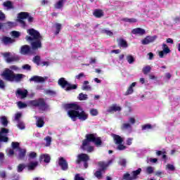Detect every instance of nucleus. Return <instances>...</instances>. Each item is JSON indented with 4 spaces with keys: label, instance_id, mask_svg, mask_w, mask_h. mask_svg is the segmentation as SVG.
I'll return each mask as SVG.
<instances>
[{
    "label": "nucleus",
    "instance_id": "nucleus-1",
    "mask_svg": "<svg viewBox=\"0 0 180 180\" xmlns=\"http://www.w3.org/2000/svg\"><path fill=\"white\" fill-rule=\"evenodd\" d=\"M27 33L30 34V37H26V40L31 43L32 49H31L30 46L27 45H24L21 47V54H33L32 50L41 49V40H43V37L40 35V32L34 29H30L27 30Z\"/></svg>",
    "mask_w": 180,
    "mask_h": 180
},
{
    "label": "nucleus",
    "instance_id": "nucleus-2",
    "mask_svg": "<svg viewBox=\"0 0 180 180\" xmlns=\"http://www.w3.org/2000/svg\"><path fill=\"white\" fill-rule=\"evenodd\" d=\"M65 108L70 109L68 111V115L73 122H77V119H79L81 122H85L88 119V114L78 104H66Z\"/></svg>",
    "mask_w": 180,
    "mask_h": 180
},
{
    "label": "nucleus",
    "instance_id": "nucleus-3",
    "mask_svg": "<svg viewBox=\"0 0 180 180\" xmlns=\"http://www.w3.org/2000/svg\"><path fill=\"white\" fill-rule=\"evenodd\" d=\"M12 70L13 71H18L19 68L16 65L10 66V69L6 68L1 73V77H3L4 79L9 82H20V81H22V79L25 77L24 75L15 74Z\"/></svg>",
    "mask_w": 180,
    "mask_h": 180
},
{
    "label": "nucleus",
    "instance_id": "nucleus-4",
    "mask_svg": "<svg viewBox=\"0 0 180 180\" xmlns=\"http://www.w3.org/2000/svg\"><path fill=\"white\" fill-rule=\"evenodd\" d=\"M90 143H94L96 146H101L102 141L96 134H86V139L82 143V150H85L87 153H92L94 147L89 146Z\"/></svg>",
    "mask_w": 180,
    "mask_h": 180
},
{
    "label": "nucleus",
    "instance_id": "nucleus-5",
    "mask_svg": "<svg viewBox=\"0 0 180 180\" xmlns=\"http://www.w3.org/2000/svg\"><path fill=\"white\" fill-rule=\"evenodd\" d=\"M18 22H19L20 25L24 29H25V27H27V25H26V22H25L24 19H27L30 23H32V22H33V17L30 16V15L27 12L20 13L18 14Z\"/></svg>",
    "mask_w": 180,
    "mask_h": 180
},
{
    "label": "nucleus",
    "instance_id": "nucleus-6",
    "mask_svg": "<svg viewBox=\"0 0 180 180\" xmlns=\"http://www.w3.org/2000/svg\"><path fill=\"white\" fill-rule=\"evenodd\" d=\"M112 162H113L112 159L109 160L107 163H105L103 162H100L98 163V165L101 169L95 172L94 174L95 176L98 178V179H102V172H105V170L106 169V168H108V167L110 166V164H112Z\"/></svg>",
    "mask_w": 180,
    "mask_h": 180
},
{
    "label": "nucleus",
    "instance_id": "nucleus-7",
    "mask_svg": "<svg viewBox=\"0 0 180 180\" xmlns=\"http://www.w3.org/2000/svg\"><path fill=\"white\" fill-rule=\"evenodd\" d=\"M29 104L32 106H35L36 108H39L40 110H46L49 108V105H46V102H44V99L39 98L38 100L30 101Z\"/></svg>",
    "mask_w": 180,
    "mask_h": 180
},
{
    "label": "nucleus",
    "instance_id": "nucleus-8",
    "mask_svg": "<svg viewBox=\"0 0 180 180\" xmlns=\"http://www.w3.org/2000/svg\"><path fill=\"white\" fill-rule=\"evenodd\" d=\"M58 84L62 86L63 88H65V91H71V89H77V85L76 84H71L65 80V78L61 77L58 80Z\"/></svg>",
    "mask_w": 180,
    "mask_h": 180
},
{
    "label": "nucleus",
    "instance_id": "nucleus-9",
    "mask_svg": "<svg viewBox=\"0 0 180 180\" xmlns=\"http://www.w3.org/2000/svg\"><path fill=\"white\" fill-rule=\"evenodd\" d=\"M6 63H12V61H18L19 60V56L16 55H12L11 52H6L3 53Z\"/></svg>",
    "mask_w": 180,
    "mask_h": 180
},
{
    "label": "nucleus",
    "instance_id": "nucleus-10",
    "mask_svg": "<svg viewBox=\"0 0 180 180\" xmlns=\"http://www.w3.org/2000/svg\"><path fill=\"white\" fill-rule=\"evenodd\" d=\"M8 133H9V129L6 128H1L0 131V141H4L7 143L9 138H8Z\"/></svg>",
    "mask_w": 180,
    "mask_h": 180
},
{
    "label": "nucleus",
    "instance_id": "nucleus-11",
    "mask_svg": "<svg viewBox=\"0 0 180 180\" xmlns=\"http://www.w3.org/2000/svg\"><path fill=\"white\" fill-rule=\"evenodd\" d=\"M162 51H159V57L160 58H163L164 55L167 56V54H169V53H171V50L169 49L168 46H167L166 44H163L162 45Z\"/></svg>",
    "mask_w": 180,
    "mask_h": 180
},
{
    "label": "nucleus",
    "instance_id": "nucleus-12",
    "mask_svg": "<svg viewBox=\"0 0 180 180\" xmlns=\"http://www.w3.org/2000/svg\"><path fill=\"white\" fill-rule=\"evenodd\" d=\"M89 161V156L85 153H82L77 155V160L76 161L77 164H79V162H86Z\"/></svg>",
    "mask_w": 180,
    "mask_h": 180
},
{
    "label": "nucleus",
    "instance_id": "nucleus-13",
    "mask_svg": "<svg viewBox=\"0 0 180 180\" xmlns=\"http://www.w3.org/2000/svg\"><path fill=\"white\" fill-rule=\"evenodd\" d=\"M47 79V77L40 76H33L30 79V82H37V84L43 83Z\"/></svg>",
    "mask_w": 180,
    "mask_h": 180
},
{
    "label": "nucleus",
    "instance_id": "nucleus-14",
    "mask_svg": "<svg viewBox=\"0 0 180 180\" xmlns=\"http://www.w3.org/2000/svg\"><path fill=\"white\" fill-rule=\"evenodd\" d=\"M157 39V36H147L145 39H143L141 41L142 44H150V43H153V41H155V40Z\"/></svg>",
    "mask_w": 180,
    "mask_h": 180
},
{
    "label": "nucleus",
    "instance_id": "nucleus-15",
    "mask_svg": "<svg viewBox=\"0 0 180 180\" xmlns=\"http://www.w3.org/2000/svg\"><path fill=\"white\" fill-rule=\"evenodd\" d=\"M58 165L63 171H67V169H68V163L67 162V160L63 158H59Z\"/></svg>",
    "mask_w": 180,
    "mask_h": 180
},
{
    "label": "nucleus",
    "instance_id": "nucleus-16",
    "mask_svg": "<svg viewBox=\"0 0 180 180\" xmlns=\"http://www.w3.org/2000/svg\"><path fill=\"white\" fill-rule=\"evenodd\" d=\"M17 98H20V99H25L27 96V90H22L18 89L16 91Z\"/></svg>",
    "mask_w": 180,
    "mask_h": 180
},
{
    "label": "nucleus",
    "instance_id": "nucleus-17",
    "mask_svg": "<svg viewBox=\"0 0 180 180\" xmlns=\"http://www.w3.org/2000/svg\"><path fill=\"white\" fill-rule=\"evenodd\" d=\"M120 110H122V107L117 105H112L108 108L107 112L108 113H114V112H120Z\"/></svg>",
    "mask_w": 180,
    "mask_h": 180
},
{
    "label": "nucleus",
    "instance_id": "nucleus-18",
    "mask_svg": "<svg viewBox=\"0 0 180 180\" xmlns=\"http://www.w3.org/2000/svg\"><path fill=\"white\" fill-rule=\"evenodd\" d=\"M132 34H136L138 36H143V34H146V30L138 27L132 30L131 31Z\"/></svg>",
    "mask_w": 180,
    "mask_h": 180
},
{
    "label": "nucleus",
    "instance_id": "nucleus-19",
    "mask_svg": "<svg viewBox=\"0 0 180 180\" xmlns=\"http://www.w3.org/2000/svg\"><path fill=\"white\" fill-rule=\"evenodd\" d=\"M112 138L115 144H122V143L124 141L123 138H121L119 135L112 134Z\"/></svg>",
    "mask_w": 180,
    "mask_h": 180
},
{
    "label": "nucleus",
    "instance_id": "nucleus-20",
    "mask_svg": "<svg viewBox=\"0 0 180 180\" xmlns=\"http://www.w3.org/2000/svg\"><path fill=\"white\" fill-rule=\"evenodd\" d=\"M35 119L37 120V127H43L44 126V119L42 117H38L35 116Z\"/></svg>",
    "mask_w": 180,
    "mask_h": 180
},
{
    "label": "nucleus",
    "instance_id": "nucleus-21",
    "mask_svg": "<svg viewBox=\"0 0 180 180\" xmlns=\"http://www.w3.org/2000/svg\"><path fill=\"white\" fill-rule=\"evenodd\" d=\"M39 165V162H30L27 165L28 171H33Z\"/></svg>",
    "mask_w": 180,
    "mask_h": 180
},
{
    "label": "nucleus",
    "instance_id": "nucleus-22",
    "mask_svg": "<svg viewBox=\"0 0 180 180\" xmlns=\"http://www.w3.org/2000/svg\"><path fill=\"white\" fill-rule=\"evenodd\" d=\"M89 84V82L88 81H84L83 83V85L82 86V91H91L92 87L91 86L88 85Z\"/></svg>",
    "mask_w": 180,
    "mask_h": 180
},
{
    "label": "nucleus",
    "instance_id": "nucleus-23",
    "mask_svg": "<svg viewBox=\"0 0 180 180\" xmlns=\"http://www.w3.org/2000/svg\"><path fill=\"white\" fill-rule=\"evenodd\" d=\"M64 4H65V0H60L55 4L54 6L56 9H61L64 6Z\"/></svg>",
    "mask_w": 180,
    "mask_h": 180
},
{
    "label": "nucleus",
    "instance_id": "nucleus-24",
    "mask_svg": "<svg viewBox=\"0 0 180 180\" xmlns=\"http://www.w3.org/2000/svg\"><path fill=\"white\" fill-rule=\"evenodd\" d=\"M4 8H6L7 11L9 9H13V4L11 3V1H7L3 4Z\"/></svg>",
    "mask_w": 180,
    "mask_h": 180
},
{
    "label": "nucleus",
    "instance_id": "nucleus-25",
    "mask_svg": "<svg viewBox=\"0 0 180 180\" xmlns=\"http://www.w3.org/2000/svg\"><path fill=\"white\" fill-rule=\"evenodd\" d=\"M96 18H102L103 16V11L101 9H96L93 13Z\"/></svg>",
    "mask_w": 180,
    "mask_h": 180
},
{
    "label": "nucleus",
    "instance_id": "nucleus-26",
    "mask_svg": "<svg viewBox=\"0 0 180 180\" xmlns=\"http://www.w3.org/2000/svg\"><path fill=\"white\" fill-rule=\"evenodd\" d=\"M117 41L118 46H120V47H123L124 49H126V47H127V42L126 41V40L123 39H120L117 40Z\"/></svg>",
    "mask_w": 180,
    "mask_h": 180
},
{
    "label": "nucleus",
    "instance_id": "nucleus-27",
    "mask_svg": "<svg viewBox=\"0 0 180 180\" xmlns=\"http://www.w3.org/2000/svg\"><path fill=\"white\" fill-rule=\"evenodd\" d=\"M18 151H19L18 159L23 160V158H25V155H26V150L18 149Z\"/></svg>",
    "mask_w": 180,
    "mask_h": 180
},
{
    "label": "nucleus",
    "instance_id": "nucleus-28",
    "mask_svg": "<svg viewBox=\"0 0 180 180\" xmlns=\"http://www.w3.org/2000/svg\"><path fill=\"white\" fill-rule=\"evenodd\" d=\"M136 82H133L130 86L128 88L127 92H126V95H131V94L134 92L133 88H134V86H136Z\"/></svg>",
    "mask_w": 180,
    "mask_h": 180
},
{
    "label": "nucleus",
    "instance_id": "nucleus-29",
    "mask_svg": "<svg viewBox=\"0 0 180 180\" xmlns=\"http://www.w3.org/2000/svg\"><path fill=\"white\" fill-rule=\"evenodd\" d=\"M131 130V124L129 122H126L122 124L121 130Z\"/></svg>",
    "mask_w": 180,
    "mask_h": 180
},
{
    "label": "nucleus",
    "instance_id": "nucleus-30",
    "mask_svg": "<svg viewBox=\"0 0 180 180\" xmlns=\"http://www.w3.org/2000/svg\"><path fill=\"white\" fill-rule=\"evenodd\" d=\"M44 161V162H50V156L49 155H41L40 157V160L41 161Z\"/></svg>",
    "mask_w": 180,
    "mask_h": 180
},
{
    "label": "nucleus",
    "instance_id": "nucleus-31",
    "mask_svg": "<svg viewBox=\"0 0 180 180\" xmlns=\"http://www.w3.org/2000/svg\"><path fill=\"white\" fill-rule=\"evenodd\" d=\"M141 172V168H139L137 170L132 172V179H137V175H140Z\"/></svg>",
    "mask_w": 180,
    "mask_h": 180
},
{
    "label": "nucleus",
    "instance_id": "nucleus-32",
    "mask_svg": "<svg viewBox=\"0 0 180 180\" xmlns=\"http://www.w3.org/2000/svg\"><path fill=\"white\" fill-rule=\"evenodd\" d=\"M61 27H63V25L60 23L55 24V29H56L55 34H58V33L61 32Z\"/></svg>",
    "mask_w": 180,
    "mask_h": 180
},
{
    "label": "nucleus",
    "instance_id": "nucleus-33",
    "mask_svg": "<svg viewBox=\"0 0 180 180\" xmlns=\"http://www.w3.org/2000/svg\"><path fill=\"white\" fill-rule=\"evenodd\" d=\"M101 33L103 34H107V36H110V37H112V36H113V32L107 29H103L101 30Z\"/></svg>",
    "mask_w": 180,
    "mask_h": 180
},
{
    "label": "nucleus",
    "instance_id": "nucleus-34",
    "mask_svg": "<svg viewBox=\"0 0 180 180\" xmlns=\"http://www.w3.org/2000/svg\"><path fill=\"white\" fill-rule=\"evenodd\" d=\"M13 26H15V25L12 22H8L4 23V30L5 29L6 30L11 29V27H13Z\"/></svg>",
    "mask_w": 180,
    "mask_h": 180
},
{
    "label": "nucleus",
    "instance_id": "nucleus-35",
    "mask_svg": "<svg viewBox=\"0 0 180 180\" xmlns=\"http://www.w3.org/2000/svg\"><path fill=\"white\" fill-rule=\"evenodd\" d=\"M142 71L143 74L146 75V74H148V72H150V71H151V67L150 65H146L143 68Z\"/></svg>",
    "mask_w": 180,
    "mask_h": 180
},
{
    "label": "nucleus",
    "instance_id": "nucleus-36",
    "mask_svg": "<svg viewBox=\"0 0 180 180\" xmlns=\"http://www.w3.org/2000/svg\"><path fill=\"white\" fill-rule=\"evenodd\" d=\"M122 20L124 22H128V23H136L137 22V20L136 18H122Z\"/></svg>",
    "mask_w": 180,
    "mask_h": 180
},
{
    "label": "nucleus",
    "instance_id": "nucleus-37",
    "mask_svg": "<svg viewBox=\"0 0 180 180\" xmlns=\"http://www.w3.org/2000/svg\"><path fill=\"white\" fill-rule=\"evenodd\" d=\"M44 140L46 141V146L49 147V146H51V136H46L44 138Z\"/></svg>",
    "mask_w": 180,
    "mask_h": 180
},
{
    "label": "nucleus",
    "instance_id": "nucleus-38",
    "mask_svg": "<svg viewBox=\"0 0 180 180\" xmlns=\"http://www.w3.org/2000/svg\"><path fill=\"white\" fill-rule=\"evenodd\" d=\"M3 41L5 44H9V43H13V40L10 37H5L3 38Z\"/></svg>",
    "mask_w": 180,
    "mask_h": 180
},
{
    "label": "nucleus",
    "instance_id": "nucleus-39",
    "mask_svg": "<svg viewBox=\"0 0 180 180\" xmlns=\"http://www.w3.org/2000/svg\"><path fill=\"white\" fill-rule=\"evenodd\" d=\"M88 99V95L84 94L82 93L79 94V101H86Z\"/></svg>",
    "mask_w": 180,
    "mask_h": 180
},
{
    "label": "nucleus",
    "instance_id": "nucleus-40",
    "mask_svg": "<svg viewBox=\"0 0 180 180\" xmlns=\"http://www.w3.org/2000/svg\"><path fill=\"white\" fill-rule=\"evenodd\" d=\"M82 78H86V75H85L84 72H81L79 75L75 76V79H82Z\"/></svg>",
    "mask_w": 180,
    "mask_h": 180
},
{
    "label": "nucleus",
    "instance_id": "nucleus-41",
    "mask_svg": "<svg viewBox=\"0 0 180 180\" xmlns=\"http://www.w3.org/2000/svg\"><path fill=\"white\" fill-rule=\"evenodd\" d=\"M1 122L3 126L6 127L8 126V119H6V117H1Z\"/></svg>",
    "mask_w": 180,
    "mask_h": 180
},
{
    "label": "nucleus",
    "instance_id": "nucleus-42",
    "mask_svg": "<svg viewBox=\"0 0 180 180\" xmlns=\"http://www.w3.org/2000/svg\"><path fill=\"white\" fill-rule=\"evenodd\" d=\"M127 60L129 63V64H133V63H134V58L131 55H129L127 56Z\"/></svg>",
    "mask_w": 180,
    "mask_h": 180
},
{
    "label": "nucleus",
    "instance_id": "nucleus-43",
    "mask_svg": "<svg viewBox=\"0 0 180 180\" xmlns=\"http://www.w3.org/2000/svg\"><path fill=\"white\" fill-rule=\"evenodd\" d=\"M25 168H26V165L25 164H20L18 166V172H22Z\"/></svg>",
    "mask_w": 180,
    "mask_h": 180
},
{
    "label": "nucleus",
    "instance_id": "nucleus-44",
    "mask_svg": "<svg viewBox=\"0 0 180 180\" xmlns=\"http://www.w3.org/2000/svg\"><path fill=\"white\" fill-rule=\"evenodd\" d=\"M18 106L19 109H23V108H27V105L26 103H22V102H21V101H19V102L18 103Z\"/></svg>",
    "mask_w": 180,
    "mask_h": 180
},
{
    "label": "nucleus",
    "instance_id": "nucleus-45",
    "mask_svg": "<svg viewBox=\"0 0 180 180\" xmlns=\"http://www.w3.org/2000/svg\"><path fill=\"white\" fill-rule=\"evenodd\" d=\"M17 126L18 129H20V130H23L25 129V123H23L22 121H18Z\"/></svg>",
    "mask_w": 180,
    "mask_h": 180
},
{
    "label": "nucleus",
    "instance_id": "nucleus-46",
    "mask_svg": "<svg viewBox=\"0 0 180 180\" xmlns=\"http://www.w3.org/2000/svg\"><path fill=\"white\" fill-rule=\"evenodd\" d=\"M166 169H169V171H175V166H174V165L167 164L166 165Z\"/></svg>",
    "mask_w": 180,
    "mask_h": 180
},
{
    "label": "nucleus",
    "instance_id": "nucleus-47",
    "mask_svg": "<svg viewBox=\"0 0 180 180\" xmlns=\"http://www.w3.org/2000/svg\"><path fill=\"white\" fill-rule=\"evenodd\" d=\"M90 115H91V116H98V110H96L95 108L91 109Z\"/></svg>",
    "mask_w": 180,
    "mask_h": 180
},
{
    "label": "nucleus",
    "instance_id": "nucleus-48",
    "mask_svg": "<svg viewBox=\"0 0 180 180\" xmlns=\"http://www.w3.org/2000/svg\"><path fill=\"white\" fill-rule=\"evenodd\" d=\"M123 179L124 180H133V177L130 176V174L127 173L124 174Z\"/></svg>",
    "mask_w": 180,
    "mask_h": 180
},
{
    "label": "nucleus",
    "instance_id": "nucleus-49",
    "mask_svg": "<svg viewBox=\"0 0 180 180\" xmlns=\"http://www.w3.org/2000/svg\"><path fill=\"white\" fill-rule=\"evenodd\" d=\"M128 120H129V124H131H131H136V118H134L133 117H129Z\"/></svg>",
    "mask_w": 180,
    "mask_h": 180
},
{
    "label": "nucleus",
    "instance_id": "nucleus-50",
    "mask_svg": "<svg viewBox=\"0 0 180 180\" xmlns=\"http://www.w3.org/2000/svg\"><path fill=\"white\" fill-rule=\"evenodd\" d=\"M34 63H35L37 65H40V56H35L34 58Z\"/></svg>",
    "mask_w": 180,
    "mask_h": 180
},
{
    "label": "nucleus",
    "instance_id": "nucleus-51",
    "mask_svg": "<svg viewBox=\"0 0 180 180\" xmlns=\"http://www.w3.org/2000/svg\"><path fill=\"white\" fill-rule=\"evenodd\" d=\"M22 117V113L20 112H18L17 114H15V119L14 120H15L16 122H20V120H19V119Z\"/></svg>",
    "mask_w": 180,
    "mask_h": 180
},
{
    "label": "nucleus",
    "instance_id": "nucleus-52",
    "mask_svg": "<svg viewBox=\"0 0 180 180\" xmlns=\"http://www.w3.org/2000/svg\"><path fill=\"white\" fill-rule=\"evenodd\" d=\"M126 162H127L126 159L121 158L120 159L119 165H122L123 167H125Z\"/></svg>",
    "mask_w": 180,
    "mask_h": 180
},
{
    "label": "nucleus",
    "instance_id": "nucleus-53",
    "mask_svg": "<svg viewBox=\"0 0 180 180\" xmlns=\"http://www.w3.org/2000/svg\"><path fill=\"white\" fill-rule=\"evenodd\" d=\"M11 146L13 147V149L17 148L18 150H19V143L18 142H12Z\"/></svg>",
    "mask_w": 180,
    "mask_h": 180
},
{
    "label": "nucleus",
    "instance_id": "nucleus-54",
    "mask_svg": "<svg viewBox=\"0 0 180 180\" xmlns=\"http://www.w3.org/2000/svg\"><path fill=\"white\" fill-rule=\"evenodd\" d=\"M22 70H26L27 71H30L32 70V67L30 65H24L22 67Z\"/></svg>",
    "mask_w": 180,
    "mask_h": 180
},
{
    "label": "nucleus",
    "instance_id": "nucleus-55",
    "mask_svg": "<svg viewBox=\"0 0 180 180\" xmlns=\"http://www.w3.org/2000/svg\"><path fill=\"white\" fill-rule=\"evenodd\" d=\"M11 34L12 36H13V37H19V36H20V32L17 31H13L11 32Z\"/></svg>",
    "mask_w": 180,
    "mask_h": 180
},
{
    "label": "nucleus",
    "instance_id": "nucleus-56",
    "mask_svg": "<svg viewBox=\"0 0 180 180\" xmlns=\"http://www.w3.org/2000/svg\"><path fill=\"white\" fill-rule=\"evenodd\" d=\"M146 172L148 174H153V172H154V168L153 167H148L146 168Z\"/></svg>",
    "mask_w": 180,
    "mask_h": 180
},
{
    "label": "nucleus",
    "instance_id": "nucleus-57",
    "mask_svg": "<svg viewBox=\"0 0 180 180\" xmlns=\"http://www.w3.org/2000/svg\"><path fill=\"white\" fill-rule=\"evenodd\" d=\"M29 157L30 158H36V157H37V154L34 152H30L29 154Z\"/></svg>",
    "mask_w": 180,
    "mask_h": 180
},
{
    "label": "nucleus",
    "instance_id": "nucleus-58",
    "mask_svg": "<svg viewBox=\"0 0 180 180\" xmlns=\"http://www.w3.org/2000/svg\"><path fill=\"white\" fill-rule=\"evenodd\" d=\"M117 150H126V146H124V145L122 144V143L118 144Z\"/></svg>",
    "mask_w": 180,
    "mask_h": 180
},
{
    "label": "nucleus",
    "instance_id": "nucleus-59",
    "mask_svg": "<svg viewBox=\"0 0 180 180\" xmlns=\"http://www.w3.org/2000/svg\"><path fill=\"white\" fill-rule=\"evenodd\" d=\"M7 153H8V155L9 157H12V155H13V154H15V152L13 151V149L7 150Z\"/></svg>",
    "mask_w": 180,
    "mask_h": 180
},
{
    "label": "nucleus",
    "instance_id": "nucleus-60",
    "mask_svg": "<svg viewBox=\"0 0 180 180\" xmlns=\"http://www.w3.org/2000/svg\"><path fill=\"white\" fill-rule=\"evenodd\" d=\"M0 89H5V82L2 79H0Z\"/></svg>",
    "mask_w": 180,
    "mask_h": 180
},
{
    "label": "nucleus",
    "instance_id": "nucleus-61",
    "mask_svg": "<svg viewBox=\"0 0 180 180\" xmlns=\"http://www.w3.org/2000/svg\"><path fill=\"white\" fill-rule=\"evenodd\" d=\"M75 180H85V179H83V177H82L79 174H77L75 176Z\"/></svg>",
    "mask_w": 180,
    "mask_h": 180
},
{
    "label": "nucleus",
    "instance_id": "nucleus-62",
    "mask_svg": "<svg viewBox=\"0 0 180 180\" xmlns=\"http://www.w3.org/2000/svg\"><path fill=\"white\" fill-rule=\"evenodd\" d=\"M151 124H145L142 127V130H147L148 129H151Z\"/></svg>",
    "mask_w": 180,
    "mask_h": 180
},
{
    "label": "nucleus",
    "instance_id": "nucleus-63",
    "mask_svg": "<svg viewBox=\"0 0 180 180\" xmlns=\"http://www.w3.org/2000/svg\"><path fill=\"white\" fill-rule=\"evenodd\" d=\"M133 143V139L129 138L127 139V146H131V143Z\"/></svg>",
    "mask_w": 180,
    "mask_h": 180
},
{
    "label": "nucleus",
    "instance_id": "nucleus-64",
    "mask_svg": "<svg viewBox=\"0 0 180 180\" xmlns=\"http://www.w3.org/2000/svg\"><path fill=\"white\" fill-rule=\"evenodd\" d=\"M45 92L47 95H56V92L51 90H46Z\"/></svg>",
    "mask_w": 180,
    "mask_h": 180
}]
</instances>
